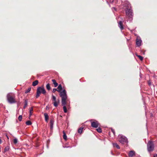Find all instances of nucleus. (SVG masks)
<instances>
[{"instance_id":"f704fd0d","label":"nucleus","mask_w":157,"mask_h":157,"mask_svg":"<svg viewBox=\"0 0 157 157\" xmlns=\"http://www.w3.org/2000/svg\"><path fill=\"white\" fill-rule=\"evenodd\" d=\"M114 2V0H110V2L111 3H113Z\"/></svg>"},{"instance_id":"aec40b11","label":"nucleus","mask_w":157,"mask_h":157,"mask_svg":"<svg viewBox=\"0 0 157 157\" xmlns=\"http://www.w3.org/2000/svg\"><path fill=\"white\" fill-rule=\"evenodd\" d=\"M83 128L82 127H80L79 128L78 130V132L79 133H81L82 131V129Z\"/></svg>"},{"instance_id":"f03ea898","label":"nucleus","mask_w":157,"mask_h":157,"mask_svg":"<svg viewBox=\"0 0 157 157\" xmlns=\"http://www.w3.org/2000/svg\"><path fill=\"white\" fill-rule=\"evenodd\" d=\"M7 100L10 104H12L16 103L15 100V96L14 94L12 93H8L6 96Z\"/></svg>"},{"instance_id":"e433bc0d","label":"nucleus","mask_w":157,"mask_h":157,"mask_svg":"<svg viewBox=\"0 0 157 157\" xmlns=\"http://www.w3.org/2000/svg\"><path fill=\"white\" fill-rule=\"evenodd\" d=\"M2 141L1 139H0V144L1 143Z\"/></svg>"},{"instance_id":"ddd939ff","label":"nucleus","mask_w":157,"mask_h":157,"mask_svg":"<svg viewBox=\"0 0 157 157\" xmlns=\"http://www.w3.org/2000/svg\"><path fill=\"white\" fill-rule=\"evenodd\" d=\"M44 116L45 121L46 122H48V120L49 119V117H48V114L46 113H45L44 114Z\"/></svg>"},{"instance_id":"ea45409f","label":"nucleus","mask_w":157,"mask_h":157,"mask_svg":"<svg viewBox=\"0 0 157 157\" xmlns=\"http://www.w3.org/2000/svg\"><path fill=\"white\" fill-rule=\"evenodd\" d=\"M151 116H153V115H152V114L151 113Z\"/></svg>"},{"instance_id":"c9c22d12","label":"nucleus","mask_w":157,"mask_h":157,"mask_svg":"<svg viewBox=\"0 0 157 157\" xmlns=\"http://www.w3.org/2000/svg\"><path fill=\"white\" fill-rule=\"evenodd\" d=\"M154 157H157V154H155L154 155Z\"/></svg>"},{"instance_id":"c85d7f7f","label":"nucleus","mask_w":157,"mask_h":157,"mask_svg":"<svg viewBox=\"0 0 157 157\" xmlns=\"http://www.w3.org/2000/svg\"><path fill=\"white\" fill-rule=\"evenodd\" d=\"M52 99L54 101H56V97L54 95H52Z\"/></svg>"},{"instance_id":"6e6552de","label":"nucleus","mask_w":157,"mask_h":157,"mask_svg":"<svg viewBox=\"0 0 157 157\" xmlns=\"http://www.w3.org/2000/svg\"><path fill=\"white\" fill-rule=\"evenodd\" d=\"M90 121L91 123V126L92 127L97 128L99 125L98 122L96 120L91 119Z\"/></svg>"},{"instance_id":"bb28decb","label":"nucleus","mask_w":157,"mask_h":157,"mask_svg":"<svg viewBox=\"0 0 157 157\" xmlns=\"http://www.w3.org/2000/svg\"><path fill=\"white\" fill-rule=\"evenodd\" d=\"M97 131L99 132V133H100V132H102V130H101V128H100V127H99L97 129Z\"/></svg>"},{"instance_id":"c756f323","label":"nucleus","mask_w":157,"mask_h":157,"mask_svg":"<svg viewBox=\"0 0 157 157\" xmlns=\"http://www.w3.org/2000/svg\"><path fill=\"white\" fill-rule=\"evenodd\" d=\"M53 105H54L56 107L58 105V103L56 102V101H54V102L53 103Z\"/></svg>"},{"instance_id":"5701e85b","label":"nucleus","mask_w":157,"mask_h":157,"mask_svg":"<svg viewBox=\"0 0 157 157\" xmlns=\"http://www.w3.org/2000/svg\"><path fill=\"white\" fill-rule=\"evenodd\" d=\"M27 104H28V101L26 100H25V104L24 106V108L25 109V108H26L27 105Z\"/></svg>"},{"instance_id":"f8f14e48","label":"nucleus","mask_w":157,"mask_h":157,"mask_svg":"<svg viewBox=\"0 0 157 157\" xmlns=\"http://www.w3.org/2000/svg\"><path fill=\"white\" fill-rule=\"evenodd\" d=\"M54 121L52 120H51L50 122V129L51 130H52L53 128Z\"/></svg>"},{"instance_id":"cd10ccee","label":"nucleus","mask_w":157,"mask_h":157,"mask_svg":"<svg viewBox=\"0 0 157 157\" xmlns=\"http://www.w3.org/2000/svg\"><path fill=\"white\" fill-rule=\"evenodd\" d=\"M137 56L139 58L140 60L142 61L143 60V57L140 56V55H137Z\"/></svg>"},{"instance_id":"0eeeda50","label":"nucleus","mask_w":157,"mask_h":157,"mask_svg":"<svg viewBox=\"0 0 157 157\" xmlns=\"http://www.w3.org/2000/svg\"><path fill=\"white\" fill-rule=\"evenodd\" d=\"M118 137L119 141L122 144L128 143V141L126 137L121 135H119Z\"/></svg>"},{"instance_id":"423d86ee","label":"nucleus","mask_w":157,"mask_h":157,"mask_svg":"<svg viewBox=\"0 0 157 157\" xmlns=\"http://www.w3.org/2000/svg\"><path fill=\"white\" fill-rule=\"evenodd\" d=\"M62 96V98H61V104L63 106V109L64 112L65 113H66L67 112V107L65 106L66 104V99L67 98H66V96L62 95L61 96Z\"/></svg>"},{"instance_id":"393cba45","label":"nucleus","mask_w":157,"mask_h":157,"mask_svg":"<svg viewBox=\"0 0 157 157\" xmlns=\"http://www.w3.org/2000/svg\"><path fill=\"white\" fill-rule=\"evenodd\" d=\"M31 88L29 87L27 90L25 92V94H27L31 90Z\"/></svg>"},{"instance_id":"9d476101","label":"nucleus","mask_w":157,"mask_h":157,"mask_svg":"<svg viewBox=\"0 0 157 157\" xmlns=\"http://www.w3.org/2000/svg\"><path fill=\"white\" fill-rule=\"evenodd\" d=\"M118 26L121 30H123L124 28L123 27V22L121 21H120L118 23Z\"/></svg>"},{"instance_id":"20e7f679","label":"nucleus","mask_w":157,"mask_h":157,"mask_svg":"<svg viewBox=\"0 0 157 157\" xmlns=\"http://www.w3.org/2000/svg\"><path fill=\"white\" fill-rule=\"evenodd\" d=\"M46 91L43 86L38 87L37 89L36 98H38L39 97L41 93L44 94H46Z\"/></svg>"},{"instance_id":"9b49d317","label":"nucleus","mask_w":157,"mask_h":157,"mask_svg":"<svg viewBox=\"0 0 157 157\" xmlns=\"http://www.w3.org/2000/svg\"><path fill=\"white\" fill-rule=\"evenodd\" d=\"M135 152L133 151H130L128 154L129 157H132L135 155Z\"/></svg>"},{"instance_id":"4c0bfd02","label":"nucleus","mask_w":157,"mask_h":157,"mask_svg":"<svg viewBox=\"0 0 157 157\" xmlns=\"http://www.w3.org/2000/svg\"><path fill=\"white\" fill-rule=\"evenodd\" d=\"M6 136L7 137V138L8 139H9V137H8V136L7 135H6Z\"/></svg>"},{"instance_id":"473e14b6","label":"nucleus","mask_w":157,"mask_h":157,"mask_svg":"<svg viewBox=\"0 0 157 157\" xmlns=\"http://www.w3.org/2000/svg\"><path fill=\"white\" fill-rule=\"evenodd\" d=\"M148 83L149 86L151 85V82L150 81H148Z\"/></svg>"},{"instance_id":"39448f33","label":"nucleus","mask_w":157,"mask_h":157,"mask_svg":"<svg viewBox=\"0 0 157 157\" xmlns=\"http://www.w3.org/2000/svg\"><path fill=\"white\" fill-rule=\"evenodd\" d=\"M57 89H58L57 91L60 93L59 95L62 98V96H61L62 94V95H64L65 97L66 96V98H67L66 91L64 89L62 91H61L62 89V85L61 84H59V85Z\"/></svg>"},{"instance_id":"a878e982","label":"nucleus","mask_w":157,"mask_h":157,"mask_svg":"<svg viewBox=\"0 0 157 157\" xmlns=\"http://www.w3.org/2000/svg\"><path fill=\"white\" fill-rule=\"evenodd\" d=\"M22 119V116L21 115L19 116L18 117V119L19 120V121H21Z\"/></svg>"},{"instance_id":"58836bf2","label":"nucleus","mask_w":157,"mask_h":157,"mask_svg":"<svg viewBox=\"0 0 157 157\" xmlns=\"http://www.w3.org/2000/svg\"><path fill=\"white\" fill-rule=\"evenodd\" d=\"M111 154H112V155H113V152H112V151H111Z\"/></svg>"},{"instance_id":"a211bd4d","label":"nucleus","mask_w":157,"mask_h":157,"mask_svg":"<svg viewBox=\"0 0 157 157\" xmlns=\"http://www.w3.org/2000/svg\"><path fill=\"white\" fill-rule=\"evenodd\" d=\"M113 145L114 147H116L117 149H120V147L118 144L116 143H113Z\"/></svg>"},{"instance_id":"4be33fe9","label":"nucleus","mask_w":157,"mask_h":157,"mask_svg":"<svg viewBox=\"0 0 157 157\" xmlns=\"http://www.w3.org/2000/svg\"><path fill=\"white\" fill-rule=\"evenodd\" d=\"M13 142L14 144H16L18 142L17 139L16 138L14 139L13 140Z\"/></svg>"},{"instance_id":"2f4dec72","label":"nucleus","mask_w":157,"mask_h":157,"mask_svg":"<svg viewBox=\"0 0 157 157\" xmlns=\"http://www.w3.org/2000/svg\"><path fill=\"white\" fill-rule=\"evenodd\" d=\"M57 90L56 89V88H54L52 90V92L53 93L55 92L56 91H57Z\"/></svg>"},{"instance_id":"a19ab883","label":"nucleus","mask_w":157,"mask_h":157,"mask_svg":"<svg viewBox=\"0 0 157 157\" xmlns=\"http://www.w3.org/2000/svg\"><path fill=\"white\" fill-rule=\"evenodd\" d=\"M140 77H141V75H140Z\"/></svg>"},{"instance_id":"4468645a","label":"nucleus","mask_w":157,"mask_h":157,"mask_svg":"<svg viewBox=\"0 0 157 157\" xmlns=\"http://www.w3.org/2000/svg\"><path fill=\"white\" fill-rule=\"evenodd\" d=\"M52 81L53 82V84L54 85L55 87H56L58 85V83L56 82V80L54 79H53L52 80Z\"/></svg>"},{"instance_id":"7c9ffc66","label":"nucleus","mask_w":157,"mask_h":157,"mask_svg":"<svg viewBox=\"0 0 157 157\" xmlns=\"http://www.w3.org/2000/svg\"><path fill=\"white\" fill-rule=\"evenodd\" d=\"M111 131L113 133L114 135L115 136V132L114 130L113 129H111Z\"/></svg>"},{"instance_id":"72a5a7b5","label":"nucleus","mask_w":157,"mask_h":157,"mask_svg":"<svg viewBox=\"0 0 157 157\" xmlns=\"http://www.w3.org/2000/svg\"><path fill=\"white\" fill-rule=\"evenodd\" d=\"M46 110H48L49 109V107L48 106H46Z\"/></svg>"},{"instance_id":"f257e3e1","label":"nucleus","mask_w":157,"mask_h":157,"mask_svg":"<svg viewBox=\"0 0 157 157\" xmlns=\"http://www.w3.org/2000/svg\"><path fill=\"white\" fill-rule=\"evenodd\" d=\"M124 6L126 7L125 12L127 17L128 18L127 21L130 22L132 21L133 20V13L131 4L128 2H126L124 4Z\"/></svg>"},{"instance_id":"412c9836","label":"nucleus","mask_w":157,"mask_h":157,"mask_svg":"<svg viewBox=\"0 0 157 157\" xmlns=\"http://www.w3.org/2000/svg\"><path fill=\"white\" fill-rule=\"evenodd\" d=\"M26 124L28 125H30L32 124V123L30 121H28L26 122Z\"/></svg>"},{"instance_id":"dca6fc26","label":"nucleus","mask_w":157,"mask_h":157,"mask_svg":"<svg viewBox=\"0 0 157 157\" xmlns=\"http://www.w3.org/2000/svg\"><path fill=\"white\" fill-rule=\"evenodd\" d=\"M63 138L65 140H66L67 139V136L65 132L64 131H63Z\"/></svg>"},{"instance_id":"7ed1b4c3","label":"nucleus","mask_w":157,"mask_h":157,"mask_svg":"<svg viewBox=\"0 0 157 157\" xmlns=\"http://www.w3.org/2000/svg\"><path fill=\"white\" fill-rule=\"evenodd\" d=\"M155 148V145L153 141L151 140L148 141L147 144V149L149 152L153 151Z\"/></svg>"},{"instance_id":"b1692460","label":"nucleus","mask_w":157,"mask_h":157,"mask_svg":"<svg viewBox=\"0 0 157 157\" xmlns=\"http://www.w3.org/2000/svg\"><path fill=\"white\" fill-rule=\"evenodd\" d=\"M33 110L32 107L31 108L29 109V117H30L32 115V111Z\"/></svg>"},{"instance_id":"2eb2a0df","label":"nucleus","mask_w":157,"mask_h":157,"mask_svg":"<svg viewBox=\"0 0 157 157\" xmlns=\"http://www.w3.org/2000/svg\"><path fill=\"white\" fill-rule=\"evenodd\" d=\"M10 147L9 146H7L5 147L4 148V151L3 152L4 153H5L8 151L10 149Z\"/></svg>"},{"instance_id":"1a4fd4ad","label":"nucleus","mask_w":157,"mask_h":157,"mask_svg":"<svg viewBox=\"0 0 157 157\" xmlns=\"http://www.w3.org/2000/svg\"><path fill=\"white\" fill-rule=\"evenodd\" d=\"M142 42V41L141 39L140 38L137 37L136 41V44L137 46L138 47H140V46Z\"/></svg>"},{"instance_id":"f3484780","label":"nucleus","mask_w":157,"mask_h":157,"mask_svg":"<svg viewBox=\"0 0 157 157\" xmlns=\"http://www.w3.org/2000/svg\"><path fill=\"white\" fill-rule=\"evenodd\" d=\"M38 83V81L36 80L33 82L32 85L33 86H35L37 85Z\"/></svg>"},{"instance_id":"6ab92c4d","label":"nucleus","mask_w":157,"mask_h":157,"mask_svg":"<svg viewBox=\"0 0 157 157\" xmlns=\"http://www.w3.org/2000/svg\"><path fill=\"white\" fill-rule=\"evenodd\" d=\"M46 88L47 89L49 90H50L51 87L50 86V85L49 83H48L46 85Z\"/></svg>"}]
</instances>
